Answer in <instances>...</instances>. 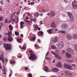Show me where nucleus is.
Instances as JSON below:
<instances>
[{"label": "nucleus", "instance_id": "nucleus-14", "mask_svg": "<svg viewBox=\"0 0 77 77\" xmlns=\"http://www.w3.org/2000/svg\"><path fill=\"white\" fill-rule=\"evenodd\" d=\"M67 51L69 52V53H72L73 51L72 50V49L70 48H68L67 49Z\"/></svg>", "mask_w": 77, "mask_h": 77}, {"label": "nucleus", "instance_id": "nucleus-18", "mask_svg": "<svg viewBox=\"0 0 77 77\" xmlns=\"http://www.w3.org/2000/svg\"><path fill=\"white\" fill-rule=\"evenodd\" d=\"M52 70L53 72H57L59 71L58 69L57 68H53L52 69Z\"/></svg>", "mask_w": 77, "mask_h": 77}, {"label": "nucleus", "instance_id": "nucleus-3", "mask_svg": "<svg viewBox=\"0 0 77 77\" xmlns=\"http://www.w3.org/2000/svg\"><path fill=\"white\" fill-rule=\"evenodd\" d=\"M68 14L70 20H71L72 22H74V17L72 15V14L71 13L68 12Z\"/></svg>", "mask_w": 77, "mask_h": 77}, {"label": "nucleus", "instance_id": "nucleus-48", "mask_svg": "<svg viewBox=\"0 0 77 77\" xmlns=\"http://www.w3.org/2000/svg\"><path fill=\"white\" fill-rule=\"evenodd\" d=\"M5 23H8V20L6 19L5 21Z\"/></svg>", "mask_w": 77, "mask_h": 77}, {"label": "nucleus", "instance_id": "nucleus-36", "mask_svg": "<svg viewBox=\"0 0 77 77\" xmlns=\"http://www.w3.org/2000/svg\"><path fill=\"white\" fill-rule=\"evenodd\" d=\"M3 19V18L2 17H0V21H2Z\"/></svg>", "mask_w": 77, "mask_h": 77}, {"label": "nucleus", "instance_id": "nucleus-16", "mask_svg": "<svg viewBox=\"0 0 77 77\" xmlns=\"http://www.w3.org/2000/svg\"><path fill=\"white\" fill-rule=\"evenodd\" d=\"M66 57L67 58H70L71 57V54H69L68 53H66Z\"/></svg>", "mask_w": 77, "mask_h": 77}, {"label": "nucleus", "instance_id": "nucleus-52", "mask_svg": "<svg viewBox=\"0 0 77 77\" xmlns=\"http://www.w3.org/2000/svg\"><path fill=\"white\" fill-rule=\"evenodd\" d=\"M49 53V52H48L46 54V56H48V54Z\"/></svg>", "mask_w": 77, "mask_h": 77}, {"label": "nucleus", "instance_id": "nucleus-1", "mask_svg": "<svg viewBox=\"0 0 77 77\" xmlns=\"http://www.w3.org/2000/svg\"><path fill=\"white\" fill-rule=\"evenodd\" d=\"M29 52L31 53V54H30L31 56L29 57V59L32 60V61L36 60V59H37V56L35 55V54L33 53V52L31 51H29Z\"/></svg>", "mask_w": 77, "mask_h": 77}, {"label": "nucleus", "instance_id": "nucleus-38", "mask_svg": "<svg viewBox=\"0 0 77 77\" xmlns=\"http://www.w3.org/2000/svg\"><path fill=\"white\" fill-rule=\"evenodd\" d=\"M14 17V15L12 14L11 15V16L10 17L11 18V19H12V17Z\"/></svg>", "mask_w": 77, "mask_h": 77}, {"label": "nucleus", "instance_id": "nucleus-46", "mask_svg": "<svg viewBox=\"0 0 77 77\" xmlns=\"http://www.w3.org/2000/svg\"><path fill=\"white\" fill-rule=\"evenodd\" d=\"M30 21H28V20H25V22H26V23H29L30 22Z\"/></svg>", "mask_w": 77, "mask_h": 77}, {"label": "nucleus", "instance_id": "nucleus-24", "mask_svg": "<svg viewBox=\"0 0 77 77\" xmlns=\"http://www.w3.org/2000/svg\"><path fill=\"white\" fill-rule=\"evenodd\" d=\"M45 70L46 72H47V71H48V67L47 66H45Z\"/></svg>", "mask_w": 77, "mask_h": 77}, {"label": "nucleus", "instance_id": "nucleus-39", "mask_svg": "<svg viewBox=\"0 0 77 77\" xmlns=\"http://www.w3.org/2000/svg\"><path fill=\"white\" fill-rule=\"evenodd\" d=\"M56 53H60V51L59 50L55 51Z\"/></svg>", "mask_w": 77, "mask_h": 77}, {"label": "nucleus", "instance_id": "nucleus-50", "mask_svg": "<svg viewBox=\"0 0 77 77\" xmlns=\"http://www.w3.org/2000/svg\"><path fill=\"white\" fill-rule=\"evenodd\" d=\"M12 21H13V23H14V21H15V19H12Z\"/></svg>", "mask_w": 77, "mask_h": 77}, {"label": "nucleus", "instance_id": "nucleus-12", "mask_svg": "<svg viewBox=\"0 0 77 77\" xmlns=\"http://www.w3.org/2000/svg\"><path fill=\"white\" fill-rule=\"evenodd\" d=\"M65 73L66 75H71L72 74L71 73H70L69 71H66L65 72Z\"/></svg>", "mask_w": 77, "mask_h": 77}, {"label": "nucleus", "instance_id": "nucleus-23", "mask_svg": "<svg viewBox=\"0 0 77 77\" xmlns=\"http://www.w3.org/2000/svg\"><path fill=\"white\" fill-rule=\"evenodd\" d=\"M9 28L11 31H12V30H13V27H12V26L11 25H9Z\"/></svg>", "mask_w": 77, "mask_h": 77}, {"label": "nucleus", "instance_id": "nucleus-55", "mask_svg": "<svg viewBox=\"0 0 77 77\" xmlns=\"http://www.w3.org/2000/svg\"><path fill=\"white\" fill-rule=\"evenodd\" d=\"M63 17H66V16H65L64 14H63Z\"/></svg>", "mask_w": 77, "mask_h": 77}, {"label": "nucleus", "instance_id": "nucleus-6", "mask_svg": "<svg viewBox=\"0 0 77 77\" xmlns=\"http://www.w3.org/2000/svg\"><path fill=\"white\" fill-rule=\"evenodd\" d=\"M64 66L65 68H67V69H72L71 66L65 64L64 65Z\"/></svg>", "mask_w": 77, "mask_h": 77}, {"label": "nucleus", "instance_id": "nucleus-62", "mask_svg": "<svg viewBox=\"0 0 77 77\" xmlns=\"http://www.w3.org/2000/svg\"><path fill=\"white\" fill-rule=\"evenodd\" d=\"M7 2L8 3H9L10 2V0H8L7 1Z\"/></svg>", "mask_w": 77, "mask_h": 77}, {"label": "nucleus", "instance_id": "nucleus-5", "mask_svg": "<svg viewBox=\"0 0 77 77\" xmlns=\"http://www.w3.org/2000/svg\"><path fill=\"white\" fill-rule=\"evenodd\" d=\"M51 53L55 56V57H56V58H57V59H61L62 58H61V57L59 55V54H57L55 53H54V52L53 51H51Z\"/></svg>", "mask_w": 77, "mask_h": 77}, {"label": "nucleus", "instance_id": "nucleus-27", "mask_svg": "<svg viewBox=\"0 0 77 77\" xmlns=\"http://www.w3.org/2000/svg\"><path fill=\"white\" fill-rule=\"evenodd\" d=\"M34 46L36 48V49H39V46L37 45H35Z\"/></svg>", "mask_w": 77, "mask_h": 77}, {"label": "nucleus", "instance_id": "nucleus-34", "mask_svg": "<svg viewBox=\"0 0 77 77\" xmlns=\"http://www.w3.org/2000/svg\"><path fill=\"white\" fill-rule=\"evenodd\" d=\"M15 35H16V36H18V35H19V33L18 32H15Z\"/></svg>", "mask_w": 77, "mask_h": 77}, {"label": "nucleus", "instance_id": "nucleus-32", "mask_svg": "<svg viewBox=\"0 0 77 77\" xmlns=\"http://www.w3.org/2000/svg\"><path fill=\"white\" fill-rule=\"evenodd\" d=\"M68 62L69 63H71V62H73V61L72 60H67Z\"/></svg>", "mask_w": 77, "mask_h": 77}, {"label": "nucleus", "instance_id": "nucleus-40", "mask_svg": "<svg viewBox=\"0 0 77 77\" xmlns=\"http://www.w3.org/2000/svg\"><path fill=\"white\" fill-rule=\"evenodd\" d=\"M0 3H1V4L2 5H3V1H0Z\"/></svg>", "mask_w": 77, "mask_h": 77}, {"label": "nucleus", "instance_id": "nucleus-33", "mask_svg": "<svg viewBox=\"0 0 77 77\" xmlns=\"http://www.w3.org/2000/svg\"><path fill=\"white\" fill-rule=\"evenodd\" d=\"M60 33H65L66 32L63 31H60Z\"/></svg>", "mask_w": 77, "mask_h": 77}, {"label": "nucleus", "instance_id": "nucleus-19", "mask_svg": "<svg viewBox=\"0 0 77 77\" xmlns=\"http://www.w3.org/2000/svg\"><path fill=\"white\" fill-rule=\"evenodd\" d=\"M66 38L68 39H71L72 38V36L70 35H67Z\"/></svg>", "mask_w": 77, "mask_h": 77}, {"label": "nucleus", "instance_id": "nucleus-56", "mask_svg": "<svg viewBox=\"0 0 77 77\" xmlns=\"http://www.w3.org/2000/svg\"><path fill=\"white\" fill-rule=\"evenodd\" d=\"M65 2L66 3H67V1L66 0H64Z\"/></svg>", "mask_w": 77, "mask_h": 77}, {"label": "nucleus", "instance_id": "nucleus-11", "mask_svg": "<svg viewBox=\"0 0 77 77\" xmlns=\"http://www.w3.org/2000/svg\"><path fill=\"white\" fill-rule=\"evenodd\" d=\"M51 17H54V15H55V13L54 12V11H51Z\"/></svg>", "mask_w": 77, "mask_h": 77}, {"label": "nucleus", "instance_id": "nucleus-35", "mask_svg": "<svg viewBox=\"0 0 77 77\" xmlns=\"http://www.w3.org/2000/svg\"><path fill=\"white\" fill-rule=\"evenodd\" d=\"M4 71L3 72V74H6V71H5V69H4Z\"/></svg>", "mask_w": 77, "mask_h": 77}, {"label": "nucleus", "instance_id": "nucleus-41", "mask_svg": "<svg viewBox=\"0 0 77 77\" xmlns=\"http://www.w3.org/2000/svg\"><path fill=\"white\" fill-rule=\"evenodd\" d=\"M28 76L29 77H32V75L31 74H29L28 75Z\"/></svg>", "mask_w": 77, "mask_h": 77}, {"label": "nucleus", "instance_id": "nucleus-8", "mask_svg": "<svg viewBox=\"0 0 77 77\" xmlns=\"http://www.w3.org/2000/svg\"><path fill=\"white\" fill-rule=\"evenodd\" d=\"M57 39H58V38L57 37H55V38H51V40H52L54 42V43L57 42Z\"/></svg>", "mask_w": 77, "mask_h": 77}, {"label": "nucleus", "instance_id": "nucleus-7", "mask_svg": "<svg viewBox=\"0 0 77 77\" xmlns=\"http://www.w3.org/2000/svg\"><path fill=\"white\" fill-rule=\"evenodd\" d=\"M58 46L59 48H63V43L62 42H61L60 44L58 45Z\"/></svg>", "mask_w": 77, "mask_h": 77}, {"label": "nucleus", "instance_id": "nucleus-22", "mask_svg": "<svg viewBox=\"0 0 77 77\" xmlns=\"http://www.w3.org/2000/svg\"><path fill=\"white\" fill-rule=\"evenodd\" d=\"M8 41L11 42L12 40H13V39H12V38H11V36H9L8 38Z\"/></svg>", "mask_w": 77, "mask_h": 77}, {"label": "nucleus", "instance_id": "nucleus-2", "mask_svg": "<svg viewBox=\"0 0 77 77\" xmlns=\"http://www.w3.org/2000/svg\"><path fill=\"white\" fill-rule=\"evenodd\" d=\"M4 46L5 49L11 50L12 49V47L10 44H4Z\"/></svg>", "mask_w": 77, "mask_h": 77}, {"label": "nucleus", "instance_id": "nucleus-21", "mask_svg": "<svg viewBox=\"0 0 77 77\" xmlns=\"http://www.w3.org/2000/svg\"><path fill=\"white\" fill-rule=\"evenodd\" d=\"M43 34H44V33H43L42 31H40L38 32V36H42Z\"/></svg>", "mask_w": 77, "mask_h": 77}, {"label": "nucleus", "instance_id": "nucleus-43", "mask_svg": "<svg viewBox=\"0 0 77 77\" xmlns=\"http://www.w3.org/2000/svg\"><path fill=\"white\" fill-rule=\"evenodd\" d=\"M6 40H7V38H6V37H5L4 39V41H6Z\"/></svg>", "mask_w": 77, "mask_h": 77}, {"label": "nucleus", "instance_id": "nucleus-37", "mask_svg": "<svg viewBox=\"0 0 77 77\" xmlns=\"http://www.w3.org/2000/svg\"><path fill=\"white\" fill-rule=\"evenodd\" d=\"M74 48L76 51H77V45H75L74 47Z\"/></svg>", "mask_w": 77, "mask_h": 77}, {"label": "nucleus", "instance_id": "nucleus-53", "mask_svg": "<svg viewBox=\"0 0 77 77\" xmlns=\"http://www.w3.org/2000/svg\"><path fill=\"white\" fill-rule=\"evenodd\" d=\"M3 11L2 8L0 7V11Z\"/></svg>", "mask_w": 77, "mask_h": 77}, {"label": "nucleus", "instance_id": "nucleus-64", "mask_svg": "<svg viewBox=\"0 0 77 77\" xmlns=\"http://www.w3.org/2000/svg\"><path fill=\"white\" fill-rule=\"evenodd\" d=\"M20 36L21 37H23V34H21Z\"/></svg>", "mask_w": 77, "mask_h": 77}, {"label": "nucleus", "instance_id": "nucleus-29", "mask_svg": "<svg viewBox=\"0 0 77 77\" xmlns=\"http://www.w3.org/2000/svg\"><path fill=\"white\" fill-rule=\"evenodd\" d=\"M0 60H2V62H4V59L3 58H2V57H0Z\"/></svg>", "mask_w": 77, "mask_h": 77}, {"label": "nucleus", "instance_id": "nucleus-4", "mask_svg": "<svg viewBox=\"0 0 77 77\" xmlns=\"http://www.w3.org/2000/svg\"><path fill=\"white\" fill-rule=\"evenodd\" d=\"M72 6L74 9H77V2L76 0H74L72 3Z\"/></svg>", "mask_w": 77, "mask_h": 77}, {"label": "nucleus", "instance_id": "nucleus-44", "mask_svg": "<svg viewBox=\"0 0 77 77\" xmlns=\"http://www.w3.org/2000/svg\"><path fill=\"white\" fill-rule=\"evenodd\" d=\"M18 21H19V19L18 18H17V21L16 22V23H18Z\"/></svg>", "mask_w": 77, "mask_h": 77}, {"label": "nucleus", "instance_id": "nucleus-51", "mask_svg": "<svg viewBox=\"0 0 77 77\" xmlns=\"http://www.w3.org/2000/svg\"><path fill=\"white\" fill-rule=\"evenodd\" d=\"M72 66H74V67H75V66H76L75 65L73 64H72Z\"/></svg>", "mask_w": 77, "mask_h": 77}, {"label": "nucleus", "instance_id": "nucleus-31", "mask_svg": "<svg viewBox=\"0 0 77 77\" xmlns=\"http://www.w3.org/2000/svg\"><path fill=\"white\" fill-rule=\"evenodd\" d=\"M17 41H18L19 42H21V41H22V40L20 38H18L17 39Z\"/></svg>", "mask_w": 77, "mask_h": 77}, {"label": "nucleus", "instance_id": "nucleus-54", "mask_svg": "<svg viewBox=\"0 0 77 77\" xmlns=\"http://www.w3.org/2000/svg\"><path fill=\"white\" fill-rule=\"evenodd\" d=\"M55 60H56V59H54L53 62V63H55Z\"/></svg>", "mask_w": 77, "mask_h": 77}, {"label": "nucleus", "instance_id": "nucleus-25", "mask_svg": "<svg viewBox=\"0 0 77 77\" xmlns=\"http://www.w3.org/2000/svg\"><path fill=\"white\" fill-rule=\"evenodd\" d=\"M73 39H76L77 38V35L76 34H75L73 36Z\"/></svg>", "mask_w": 77, "mask_h": 77}, {"label": "nucleus", "instance_id": "nucleus-58", "mask_svg": "<svg viewBox=\"0 0 77 77\" xmlns=\"http://www.w3.org/2000/svg\"><path fill=\"white\" fill-rule=\"evenodd\" d=\"M38 30H40L41 29H40V27L38 28Z\"/></svg>", "mask_w": 77, "mask_h": 77}, {"label": "nucleus", "instance_id": "nucleus-30", "mask_svg": "<svg viewBox=\"0 0 77 77\" xmlns=\"http://www.w3.org/2000/svg\"><path fill=\"white\" fill-rule=\"evenodd\" d=\"M35 39H36V36H34L33 38H32L31 39V41H33L34 40H35Z\"/></svg>", "mask_w": 77, "mask_h": 77}, {"label": "nucleus", "instance_id": "nucleus-45", "mask_svg": "<svg viewBox=\"0 0 77 77\" xmlns=\"http://www.w3.org/2000/svg\"><path fill=\"white\" fill-rule=\"evenodd\" d=\"M14 61H12L11 62V64H14Z\"/></svg>", "mask_w": 77, "mask_h": 77}, {"label": "nucleus", "instance_id": "nucleus-61", "mask_svg": "<svg viewBox=\"0 0 77 77\" xmlns=\"http://www.w3.org/2000/svg\"><path fill=\"white\" fill-rule=\"evenodd\" d=\"M35 15L36 16H37V17H38V16H39V14H35Z\"/></svg>", "mask_w": 77, "mask_h": 77}, {"label": "nucleus", "instance_id": "nucleus-63", "mask_svg": "<svg viewBox=\"0 0 77 77\" xmlns=\"http://www.w3.org/2000/svg\"><path fill=\"white\" fill-rule=\"evenodd\" d=\"M18 57H19V58H21V56H18Z\"/></svg>", "mask_w": 77, "mask_h": 77}, {"label": "nucleus", "instance_id": "nucleus-42", "mask_svg": "<svg viewBox=\"0 0 77 77\" xmlns=\"http://www.w3.org/2000/svg\"><path fill=\"white\" fill-rule=\"evenodd\" d=\"M22 49H23V50H26V47L24 46H23V47L22 48Z\"/></svg>", "mask_w": 77, "mask_h": 77}, {"label": "nucleus", "instance_id": "nucleus-13", "mask_svg": "<svg viewBox=\"0 0 77 77\" xmlns=\"http://www.w3.org/2000/svg\"><path fill=\"white\" fill-rule=\"evenodd\" d=\"M56 24L54 23V22H53L51 24V27L53 28H54V27H56Z\"/></svg>", "mask_w": 77, "mask_h": 77}, {"label": "nucleus", "instance_id": "nucleus-10", "mask_svg": "<svg viewBox=\"0 0 77 77\" xmlns=\"http://www.w3.org/2000/svg\"><path fill=\"white\" fill-rule=\"evenodd\" d=\"M25 23L23 21H21L20 23V29H21L22 27H24L23 25H24Z\"/></svg>", "mask_w": 77, "mask_h": 77}, {"label": "nucleus", "instance_id": "nucleus-9", "mask_svg": "<svg viewBox=\"0 0 77 77\" xmlns=\"http://www.w3.org/2000/svg\"><path fill=\"white\" fill-rule=\"evenodd\" d=\"M53 29H50L48 30H47V32L49 34H52V33H53Z\"/></svg>", "mask_w": 77, "mask_h": 77}, {"label": "nucleus", "instance_id": "nucleus-59", "mask_svg": "<svg viewBox=\"0 0 77 77\" xmlns=\"http://www.w3.org/2000/svg\"><path fill=\"white\" fill-rule=\"evenodd\" d=\"M26 19L27 20H29V17H26Z\"/></svg>", "mask_w": 77, "mask_h": 77}, {"label": "nucleus", "instance_id": "nucleus-49", "mask_svg": "<svg viewBox=\"0 0 77 77\" xmlns=\"http://www.w3.org/2000/svg\"><path fill=\"white\" fill-rule=\"evenodd\" d=\"M65 53V51L64 50L62 51V53L63 54L64 53Z\"/></svg>", "mask_w": 77, "mask_h": 77}, {"label": "nucleus", "instance_id": "nucleus-26", "mask_svg": "<svg viewBox=\"0 0 77 77\" xmlns=\"http://www.w3.org/2000/svg\"><path fill=\"white\" fill-rule=\"evenodd\" d=\"M51 48H52L53 49H54V50L56 49V47L54 45H52L51 46Z\"/></svg>", "mask_w": 77, "mask_h": 77}, {"label": "nucleus", "instance_id": "nucleus-15", "mask_svg": "<svg viewBox=\"0 0 77 77\" xmlns=\"http://www.w3.org/2000/svg\"><path fill=\"white\" fill-rule=\"evenodd\" d=\"M7 35H8V36H11V35H12V32L10 31L8 32V33H5V36H6Z\"/></svg>", "mask_w": 77, "mask_h": 77}, {"label": "nucleus", "instance_id": "nucleus-57", "mask_svg": "<svg viewBox=\"0 0 77 77\" xmlns=\"http://www.w3.org/2000/svg\"><path fill=\"white\" fill-rule=\"evenodd\" d=\"M5 61L6 62H8V59L6 58V59H5Z\"/></svg>", "mask_w": 77, "mask_h": 77}, {"label": "nucleus", "instance_id": "nucleus-47", "mask_svg": "<svg viewBox=\"0 0 77 77\" xmlns=\"http://www.w3.org/2000/svg\"><path fill=\"white\" fill-rule=\"evenodd\" d=\"M25 69L26 71H27V70L28 69V67H25Z\"/></svg>", "mask_w": 77, "mask_h": 77}, {"label": "nucleus", "instance_id": "nucleus-60", "mask_svg": "<svg viewBox=\"0 0 77 77\" xmlns=\"http://www.w3.org/2000/svg\"><path fill=\"white\" fill-rule=\"evenodd\" d=\"M2 65H0V69H2Z\"/></svg>", "mask_w": 77, "mask_h": 77}, {"label": "nucleus", "instance_id": "nucleus-20", "mask_svg": "<svg viewBox=\"0 0 77 77\" xmlns=\"http://www.w3.org/2000/svg\"><path fill=\"white\" fill-rule=\"evenodd\" d=\"M67 27V25L66 24H63L62 25V27L63 29H64V28H65V27Z\"/></svg>", "mask_w": 77, "mask_h": 77}, {"label": "nucleus", "instance_id": "nucleus-28", "mask_svg": "<svg viewBox=\"0 0 77 77\" xmlns=\"http://www.w3.org/2000/svg\"><path fill=\"white\" fill-rule=\"evenodd\" d=\"M38 25H36L35 26V28H34V30H37V29H38Z\"/></svg>", "mask_w": 77, "mask_h": 77}, {"label": "nucleus", "instance_id": "nucleus-17", "mask_svg": "<svg viewBox=\"0 0 77 77\" xmlns=\"http://www.w3.org/2000/svg\"><path fill=\"white\" fill-rule=\"evenodd\" d=\"M57 67H62V64L60 62H58V63L57 64Z\"/></svg>", "mask_w": 77, "mask_h": 77}]
</instances>
